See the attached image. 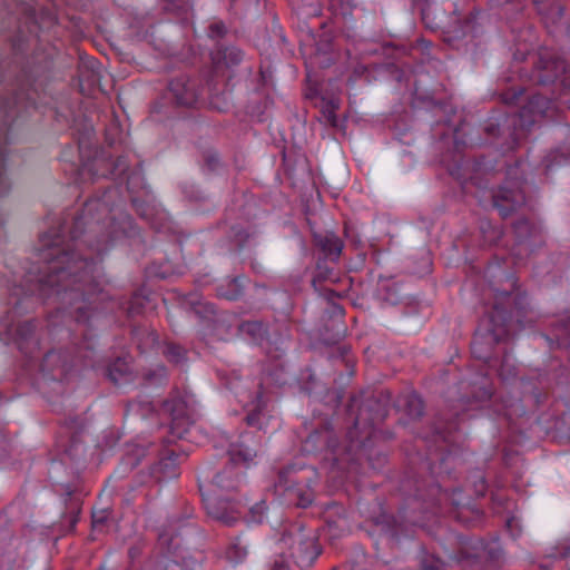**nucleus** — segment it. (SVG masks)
Masks as SVG:
<instances>
[{
    "label": "nucleus",
    "mask_w": 570,
    "mask_h": 570,
    "mask_svg": "<svg viewBox=\"0 0 570 570\" xmlns=\"http://www.w3.org/2000/svg\"><path fill=\"white\" fill-rule=\"evenodd\" d=\"M85 213L75 219L70 232L71 239L65 238L56 232L46 234L42 239V248L39 252L40 259L45 263L38 277L39 291L43 296H49L52 292L60 294L63 292V301L68 295L85 297L95 292V273L97 264L91 257L75 258L70 254L76 240L82 233L85 224Z\"/></svg>",
    "instance_id": "1"
},
{
    "label": "nucleus",
    "mask_w": 570,
    "mask_h": 570,
    "mask_svg": "<svg viewBox=\"0 0 570 570\" xmlns=\"http://www.w3.org/2000/svg\"><path fill=\"white\" fill-rule=\"evenodd\" d=\"M507 282V288H493L494 301L489 314L488 334L484 337L475 336L472 342L471 348L475 358L487 362L490 357V345L504 340L513 330V321L521 324L525 316V296L517 288L513 277H509Z\"/></svg>",
    "instance_id": "2"
},
{
    "label": "nucleus",
    "mask_w": 570,
    "mask_h": 570,
    "mask_svg": "<svg viewBox=\"0 0 570 570\" xmlns=\"http://www.w3.org/2000/svg\"><path fill=\"white\" fill-rule=\"evenodd\" d=\"M313 470L304 468L296 470L288 466L279 472L276 490L286 495L289 503L306 508L313 501V491L309 485Z\"/></svg>",
    "instance_id": "3"
},
{
    "label": "nucleus",
    "mask_w": 570,
    "mask_h": 570,
    "mask_svg": "<svg viewBox=\"0 0 570 570\" xmlns=\"http://www.w3.org/2000/svg\"><path fill=\"white\" fill-rule=\"evenodd\" d=\"M534 73L538 83H553L561 77V85L570 87V68H567L564 61L551 50L544 49L539 52Z\"/></svg>",
    "instance_id": "4"
},
{
    "label": "nucleus",
    "mask_w": 570,
    "mask_h": 570,
    "mask_svg": "<svg viewBox=\"0 0 570 570\" xmlns=\"http://www.w3.org/2000/svg\"><path fill=\"white\" fill-rule=\"evenodd\" d=\"M282 543L288 546L294 562L301 567H309L320 554L315 535L306 533L302 529H295L288 534L283 535Z\"/></svg>",
    "instance_id": "5"
},
{
    "label": "nucleus",
    "mask_w": 570,
    "mask_h": 570,
    "mask_svg": "<svg viewBox=\"0 0 570 570\" xmlns=\"http://www.w3.org/2000/svg\"><path fill=\"white\" fill-rule=\"evenodd\" d=\"M524 203V193L519 183L509 180L493 195V205L502 217L511 215Z\"/></svg>",
    "instance_id": "6"
},
{
    "label": "nucleus",
    "mask_w": 570,
    "mask_h": 570,
    "mask_svg": "<svg viewBox=\"0 0 570 570\" xmlns=\"http://www.w3.org/2000/svg\"><path fill=\"white\" fill-rule=\"evenodd\" d=\"M169 92L178 106L193 107L199 98V83L186 76L177 77L169 83Z\"/></svg>",
    "instance_id": "7"
},
{
    "label": "nucleus",
    "mask_w": 570,
    "mask_h": 570,
    "mask_svg": "<svg viewBox=\"0 0 570 570\" xmlns=\"http://www.w3.org/2000/svg\"><path fill=\"white\" fill-rule=\"evenodd\" d=\"M161 410L171 419V428L180 429L191 422V410L187 401L175 395L163 403Z\"/></svg>",
    "instance_id": "8"
},
{
    "label": "nucleus",
    "mask_w": 570,
    "mask_h": 570,
    "mask_svg": "<svg viewBox=\"0 0 570 570\" xmlns=\"http://www.w3.org/2000/svg\"><path fill=\"white\" fill-rule=\"evenodd\" d=\"M204 501L208 515L223 524L232 527L238 520L239 513L227 501L214 497H208Z\"/></svg>",
    "instance_id": "9"
},
{
    "label": "nucleus",
    "mask_w": 570,
    "mask_h": 570,
    "mask_svg": "<svg viewBox=\"0 0 570 570\" xmlns=\"http://www.w3.org/2000/svg\"><path fill=\"white\" fill-rule=\"evenodd\" d=\"M258 443L250 434H244L242 440L230 445L228 454L235 463L249 464L257 455Z\"/></svg>",
    "instance_id": "10"
},
{
    "label": "nucleus",
    "mask_w": 570,
    "mask_h": 570,
    "mask_svg": "<svg viewBox=\"0 0 570 570\" xmlns=\"http://www.w3.org/2000/svg\"><path fill=\"white\" fill-rule=\"evenodd\" d=\"M314 240L316 246L324 253L325 256L332 261L338 259L343 249V242L335 233L325 232L322 234H316L314 236Z\"/></svg>",
    "instance_id": "11"
},
{
    "label": "nucleus",
    "mask_w": 570,
    "mask_h": 570,
    "mask_svg": "<svg viewBox=\"0 0 570 570\" xmlns=\"http://www.w3.org/2000/svg\"><path fill=\"white\" fill-rule=\"evenodd\" d=\"M41 370L52 379L61 380L68 371L63 353L48 352L42 360Z\"/></svg>",
    "instance_id": "12"
},
{
    "label": "nucleus",
    "mask_w": 570,
    "mask_h": 570,
    "mask_svg": "<svg viewBox=\"0 0 570 570\" xmlns=\"http://www.w3.org/2000/svg\"><path fill=\"white\" fill-rule=\"evenodd\" d=\"M242 59L243 52L235 47L219 48L212 53V60L217 67L220 65H224L227 68L237 66Z\"/></svg>",
    "instance_id": "13"
},
{
    "label": "nucleus",
    "mask_w": 570,
    "mask_h": 570,
    "mask_svg": "<svg viewBox=\"0 0 570 570\" xmlns=\"http://www.w3.org/2000/svg\"><path fill=\"white\" fill-rule=\"evenodd\" d=\"M551 100L543 97L542 95H534L527 106L521 111V117H525L528 114L532 115V122L537 120V117H543L548 114L551 108Z\"/></svg>",
    "instance_id": "14"
},
{
    "label": "nucleus",
    "mask_w": 570,
    "mask_h": 570,
    "mask_svg": "<svg viewBox=\"0 0 570 570\" xmlns=\"http://www.w3.org/2000/svg\"><path fill=\"white\" fill-rule=\"evenodd\" d=\"M212 484L213 487L224 491L235 490L238 487L237 473L232 465L226 466L215 475Z\"/></svg>",
    "instance_id": "15"
},
{
    "label": "nucleus",
    "mask_w": 570,
    "mask_h": 570,
    "mask_svg": "<svg viewBox=\"0 0 570 570\" xmlns=\"http://www.w3.org/2000/svg\"><path fill=\"white\" fill-rule=\"evenodd\" d=\"M108 376L115 383H119L130 374V365L127 358L118 357L108 366Z\"/></svg>",
    "instance_id": "16"
},
{
    "label": "nucleus",
    "mask_w": 570,
    "mask_h": 570,
    "mask_svg": "<svg viewBox=\"0 0 570 570\" xmlns=\"http://www.w3.org/2000/svg\"><path fill=\"white\" fill-rule=\"evenodd\" d=\"M403 407L406 414L414 420L421 417L424 411L423 401L415 393L406 394L403 397Z\"/></svg>",
    "instance_id": "17"
},
{
    "label": "nucleus",
    "mask_w": 570,
    "mask_h": 570,
    "mask_svg": "<svg viewBox=\"0 0 570 570\" xmlns=\"http://www.w3.org/2000/svg\"><path fill=\"white\" fill-rule=\"evenodd\" d=\"M250 385L256 386L257 391L255 392V397L253 400L249 394L245 397L246 403L250 402L253 404V411L246 416V422L248 425H257L259 421V410L262 406L261 383L255 384L254 381H250Z\"/></svg>",
    "instance_id": "18"
},
{
    "label": "nucleus",
    "mask_w": 570,
    "mask_h": 570,
    "mask_svg": "<svg viewBox=\"0 0 570 570\" xmlns=\"http://www.w3.org/2000/svg\"><path fill=\"white\" fill-rule=\"evenodd\" d=\"M247 556V546L242 541L240 538H236L232 541L226 550V557L232 562H239Z\"/></svg>",
    "instance_id": "19"
},
{
    "label": "nucleus",
    "mask_w": 570,
    "mask_h": 570,
    "mask_svg": "<svg viewBox=\"0 0 570 570\" xmlns=\"http://www.w3.org/2000/svg\"><path fill=\"white\" fill-rule=\"evenodd\" d=\"M242 333L249 335L254 341H259L266 335V326L259 321H248L240 325Z\"/></svg>",
    "instance_id": "20"
},
{
    "label": "nucleus",
    "mask_w": 570,
    "mask_h": 570,
    "mask_svg": "<svg viewBox=\"0 0 570 570\" xmlns=\"http://www.w3.org/2000/svg\"><path fill=\"white\" fill-rule=\"evenodd\" d=\"M461 554L463 558H479L480 552L483 549V542L482 541H471L464 538H461Z\"/></svg>",
    "instance_id": "21"
},
{
    "label": "nucleus",
    "mask_w": 570,
    "mask_h": 570,
    "mask_svg": "<svg viewBox=\"0 0 570 570\" xmlns=\"http://www.w3.org/2000/svg\"><path fill=\"white\" fill-rule=\"evenodd\" d=\"M517 238L520 242L532 237L538 230L528 219H519L513 225Z\"/></svg>",
    "instance_id": "22"
},
{
    "label": "nucleus",
    "mask_w": 570,
    "mask_h": 570,
    "mask_svg": "<svg viewBox=\"0 0 570 570\" xmlns=\"http://www.w3.org/2000/svg\"><path fill=\"white\" fill-rule=\"evenodd\" d=\"M188 303L190 305V308L194 311V313L199 315L200 317H208V316L215 314V309L212 304L204 303L196 296H191L189 298Z\"/></svg>",
    "instance_id": "23"
},
{
    "label": "nucleus",
    "mask_w": 570,
    "mask_h": 570,
    "mask_svg": "<svg viewBox=\"0 0 570 570\" xmlns=\"http://www.w3.org/2000/svg\"><path fill=\"white\" fill-rule=\"evenodd\" d=\"M158 469L164 479H173L178 475L176 460L171 456L161 459Z\"/></svg>",
    "instance_id": "24"
},
{
    "label": "nucleus",
    "mask_w": 570,
    "mask_h": 570,
    "mask_svg": "<svg viewBox=\"0 0 570 570\" xmlns=\"http://www.w3.org/2000/svg\"><path fill=\"white\" fill-rule=\"evenodd\" d=\"M167 360L176 365H181L185 361V350L179 345L168 344L165 350Z\"/></svg>",
    "instance_id": "25"
},
{
    "label": "nucleus",
    "mask_w": 570,
    "mask_h": 570,
    "mask_svg": "<svg viewBox=\"0 0 570 570\" xmlns=\"http://www.w3.org/2000/svg\"><path fill=\"white\" fill-rule=\"evenodd\" d=\"M338 109V102L335 100H328L326 101L322 107V116L325 119V121L333 126H337V117L335 111Z\"/></svg>",
    "instance_id": "26"
},
{
    "label": "nucleus",
    "mask_w": 570,
    "mask_h": 570,
    "mask_svg": "<svg viewBox=\"0 0 570 570\" xmlns=\"http://www.w3.org/2000/svg\"><path fill=\"white\" fill-rule=\"evenodd\" d=\"M218 295L226 298V299H229V301H234V299H237L240 294H242V289H240V286H239V283L237 279H233L228 283L227 285V288L225 289L223 286L218 288Z\"/></svg>",
    "instance_id": "27"
},
{
    "label": "nucleus",
    "mask_w": 570,
    "mask_h": 570,
    "mask_svg": "<svg viewBox=\"0 0 570 570\" xmlns=\"http://www.w3.org/2000/svg\"><path fill=\"white\" fill-rule=\"evenodd\" d=\"M154 411L150 402L134 401L127 406V413L140 414L142 417L147 416Z\"/></svg>",
    "instance_id": "28"
},
{
    "label": "nucleus",
    "mask_w": 570,
    "mask_h": 570,
    "mask_svg": "<svg viewBox=\"0 0 570 570\" xmlns=\"http://www.w3.org/2000/svg\"><path fill=\"white\" fill-rule=\"evenodd\" d=\"M239 382H240V377H239V375L234 371V372L232 373V379H230V381L227 383V385H228V387H229L230 390H233V391L236 393V395H238V396H245L246 391L243 389V386H240Z\"/></svg>",
    "instance_id": "29"
},
{
    "label": "nucleus",
    "mask_w": 570,
    "mask_h": 570,
    "mask_svg": "<svg viewBox=\"0 0 570 570\" xmlns=\"http://www.w3.org/2000/svg\"><path fill=\"white\" fill-rule=\"evenodd\" d=\"M36 328V324L33 321H28L20 324L17 328V334L20 338H27L30 336Z\"/></svg>",
    "instance_id": "30"
},
{
    "label": "nucleus",
    "mask_w": 570,
    "mask_h": 570,
    "mask_svg": "<svg viewBox=\"0 0 570 570\" xmlns=\"http://www.w3.org/2000/svg\"><path fill=\"white\" fill-rule=\"evenodd\" d=\"M226 33V27L223 22H214L209 26L208 35L212 38H220Z\"/></svg>",
    "instance_id": "31"
},
{
    "label": "nucleus",
    "mask_w": 570,
    "mask_h": 570,
    "mask_svg": "<svg viewBox=\"0 0 570 570\" xmlns=\"http://www.w3.org/2000/svg\"><path fill=\"white\" fill-rule=\"evenodd\" d=\"M127 169H128V164H127L126 159L122 157H119L114 165L112 174L115 176H122L126 174Z\"/></svg>",
    "instance_id": "32"
},
{
    "label": "nucleus",
    "mask_w": 570,
    "mask_h": 570,
    "mask_svg": "<svg viewBox=\"0 0 570 570\" xmlns=\"http://www.w3.org/2000/svg\"><path fill=\"white\" fill-rule=\"evenodd\" d=\"M112 239L111 235L102 236V238L97 240L95 245V252L99 255L101 252L106 249L107 244Z\"/></svg>",
    "instance_id": "33"
},
{
    "label": "nucleus",
    "mask_w": 570,
    "mask_h": 570,
    "mask_svg": "<svg viewBox=\"0 0 570 570\" xmlns=\"http://www.w3.org/2000/svg\"><path fill=\"white\" fill-rule=\"evenodd\" d=\"M107 520V513L105 511L95 512L92 514V527L98 528L102 525Z\"/></svg>",
    "instance_id": "34"
},
{
    "label": "nucleus",
    "mask_w": 570,
    "mask_h": 570,
    "mask_svg": "<svg viewBox=\"0 0 570 570\" xmlns=\"http://www.w3.org/2000/svg\"><path fill=\"white\" fill-rule=\"evenodd\" d=\"M271 569L272 570H287V562L285 561V559L281 556L278 558H276L272 563H271Z\"/></svg>",
    "instance_id": "35"
},
{
    "label": "nucleus",
    "mask_w": 570,
    "mask_h": 570,
    "mask_svg": "<svg viewBox=\"0 0 570 570\" xmlns=\"http://www.w3.org/2000/svg\"><path fill=\"white\" fill-rule=\"evenodd\" d=\"M317 438H323L324 439V442L327 443V446L328 448H333V445H331L328 443V435L327 433H320V432H315L313 434H311L307 439H306V444L308 443H314V441L317 439Z\"/></svg>",
    "instance_id": "36"
},
{
    "label": "nucleus",
    "mask_w": 570,
    "mask_h": 570,
    "mask_svg": "<svg viewBox=\"0 0 570 570\" xmlns=\"http://www.w3.org/2000/svg\"><path fill=\"white\" fill-rule=\"evenodd\" d=\"M443 563L436 559L431 564H428L426 562L423 563L422 570H442Z\"/></svg>",
    "instance_id": "37"
},
{
    "label": "nucleus",
    "mask_w": 570,
    "mask_h": 570,
    "mask_svg": "<svg viewBox=\"0 0 570 570\" xmlns=\"http://www.w3.org/2000/svg\"><path fill=\"white\" fill-rule=\"evenodd\" d=\"M157 340H158V337H157L156 333H151L148 336L147 344L154 345L157 342Z\"/></svg>",
    "instance_id": "38"
},
{
    "label": "nucleus",
    "mask_w": 570,
    "mask_h": 570,
    "mask_svg": "<svg viewBox=\"0 0 570 570\" xmlns=\"http://www.w3.org/2000/svg\"><path fill=\"white\" fill-rule=\"evenodd\" d=\"M76 311H77V314H78V315H77V320H78V321L82 320V315H83L85 307H83L82 305H81V306H78V307L76 308Z\"/></svg>",
    "instance_id": "39"
},
{
    "label": "nucleus",
    "mask_w": 570,
    "mask_h": 570,
    "mask_svg": "<svg viewBox=\"0 0 570 570\" xmlns=\"http://www.w3.org/2000/svg\"><path fill=\"white\" fill-rule=\"evenodd\" d=\"M324 296L327 298V299H331L332 297L335 296V293L334 291L332 289H324Z\"/></svg>",
    "instance_id": "40"
},
{
    "label": "nucleus",
    "mask_w": 570,
    "mask_h": 570,
    "mask_svg": "<svg viewBox=\"0 0 570 570\" xmlns=\"http://www.w3.org/2000/svg\"><path fill=\"white\" fill-rule=\"evenodd\" d=\"M98 206V203L97 202H89L88 203V215L91 213V210L94 208H96Z\"/></svg>",
    "instance_id": "41"
},
{
    "label": "nucleus",
    "mask_w": 570,
    "mask_h": 570,
    "mask_svg": "<svg viewBox=\"0 0 570 570\" xmlns=\"http://www.w3.org/2000/svg\"><path fill=\"white\" fill-rule=\"evenodd\" d=\"M362 415H363V414L361 413V414H360V415L354 420V425H355V428H357V426L361 424V422L364 420V419L362 417Z\"/></svg>",
    "instance_id": "42"
},
{
    "label": "nucleus",
    "mask_w": 570,
    "mask_h": 570,
    "mask_svg": "<svg viewBox=\"0 0 570 570\" xmlns=\"http://www.w3.org/2000/svg\"><path fill=\"white\" fill-rule=\"evenodd\" d=\"M517 171H518V167H517V166H515V167H513V168H510V170H509V175H510V176H511V175H515V174H517Z\"/></svg>",
    "instance_id": "43"
},
{
    "label": "nucleus",
    "mask_w": 570,
    "mask_h": 570,
    "mask_svg": "<svg viewBox=\"0 0 570 570\" xmlns=\"http://www.w3.org/2000/svg\"><path fill=\"white\" fill-rule=\"evenodd\" d=\"M334 311H335V312H337V313H340V314H343V309H342V307H341V306H338V305H334Z\"/></svg>",
    "instance_id": "44"
},
{
    "label": "nucleus",
    "mask_w": 570,
    "mask_h": 570,
    "mask_svg": "<svg viewBox=\"0 0 570 570\" xmlns=\"http://www.w3.org/2000/svg\"><path fill=\"white\" fill-rule=\"evenodd\" d=\"M97 223L96 224H90V232H95L96 230V227H97Z\"/></svg>",
    "instance_id": "45"
},
{
    "label": "nucleus",
    "mask_w": 570,
    "mask_h": 570,
    "mask_svg": "<svg viewBox=\"0 0 570 570\" xmlns=\"http://www.w3.org/2000/svg\"><path fill=\"white\" fill-rule=\"evenodd\" d=\"M212 106L215 107V108H218V109H222L223 107H220L219 105L215 104L213 100L210 101Z\"/></svg>",
    "instance_id": "46"
},
{
    "label": "nucleus",
    "mask_w": 570,
    "mask_h": 570,
    "mask_svg": "<svg viewBox=\"0 0 570 570\" xmlns=\"http://www.w3.org/2000/svg\"><path fill=\"white\" fill-rule=\"evenodd\" d=\"M159 371H160V373H161L160 375L165 377V376H166V371H165V368H164V367H160V368H159Z\"/></svg>",
    "instance_id": "47"
},
{
    "label": "nucleus",
    "mask_w": 570,
    "mask_h": 570,
    "mask_svg": "<svg viewBox=\"0 0 570 570\" xmlns=\"http://www.w3.org/2000/svg\"><path fill=\"white\" fill-rule=\"evenodd\" d=\"M186 426H187V425H185L184 428H180V430L185 431V430H186ZM177 430H179V429H177ZM178 434H181V431H178Z\"/></svg>",
    "instance_id": "48"
}]
</instances>
